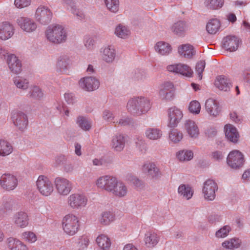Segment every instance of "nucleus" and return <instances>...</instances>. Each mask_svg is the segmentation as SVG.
<instances>
[{"label":"nucleus","mask_w":250,"mask_h":250,"mask_svg":"<svg viewBox=\"0 0 250 250\" xmlns=\"http://www.w3.org/2000/svg\"><path fill=\"white\" fill-rule=\"evenodd\" d=\"M149 99L145 97H137L130 99L127 102L126 108L132 115L136 116L146 113L151 108Z\"/></svg>","instance_id":"nucleus-1"},{"label":"nucleus","mask_w":250,"mask_h":250,"mask_svg":"<svg viewBox=\"0 0 250 250\" xmlns=\"http://www.w3.org/2000/svg\"><path fill=\"white\" fill-rule=\"evenodd\" d=\"M45 37L49 42L60 44L66 42L67 33L64 27L61 25H50L45 31Z\"/></svg>","instance_id":"nucleus-2"},{"label":"nucleus","mask_w":250,"mask_h":250,"mask_svg":"<svg viewBox=\"0 0 250 250\" xmlns=\"http://www.w3.org/2000/svg\"><path fill=\"white\" fill-rule=\"evenodd\" d=\"M62 226L64 232L69 235H74L78 231L80 221L78 217L73 214L65 215L62 221Z\"/></svg>","instance_id":"nucleus-3"},{"label":"nucleus","mask_w":250,"mask_h":250,"mask_svg":"<svg viewBox=\"0 0 250 250\" xmlns=\"http://www.w3.org/2000/svg\"><path fill=\"white\" fill-rule=\"evenodd\" d=\"M66 202L68 207L71 209H80L86 206L88 198L84 193H73L67 197Z\"/></svg>","instance_id":"nucleus-4"},{"label":"nucleus","mask_w":250,"mask_h":250,"mask_svg":"<svg viewBox=\"0 0 250 250\" xmlns=\"http://www.w3.org/2000/svg\"><path fill=\"white\" fill-rule=\"evenodd\" d=\"M37 188L43 196H49L53 193L54 189L52 182L46 176L40 175L36 181Z\"/></svg>","instance_id":"nucleus-5"},{"label":"nucleus","mask_w":250,"mask_h":250,"mask_svg":"<svg viewBox=\"0 0 250 250\" xmlns=\"http://www.w3.org/2000/svg\"><path fill=\"white\" fill-rule=\"evenodd\" d=\"M11 120L17 128L24 131L28 125L27 115L23 111L20 110L13 111L11 113Z\"/></svg>","instance_id":"nucleus-6"},{"label":"nucleus","mask_w":250,"mask_h":250,"mask_svg":"<svg viewBox=\"0 0 250 250\" xmlns=\"http://www.w3.org/2000/svg\"><path fill=\"white\" fill-rule=\"evenodd\" d=\"M227 161L231 168L235 169L241 168L245 162L243 154L237 150H234L229 152Z\"/></svg>","instance_id":"nucleus-7"},{"label":"nucleus","mask_w":250,"mask_h":250,"mask_svg":"<svg viewBox=\"0 0 250 250\" xmlns=\"http://www.w3.org/2000/svg\"><path fill=\"white\" fill-rule=\"evenodd\" d=\"M52 16V12L48 7L40 5L36 11L35 17L41 24L46 25L51 21Z\"/></svg>","instance_id":"nucleus-8"},{"label":"nucleus","mask_w":250,"mask_h":250,"mask_svg":"<svg viewBox=\"0 0 250 250\" xmlns=\"http://www.w3.org/2000/svg\"><path fill=\"white\" fill-rule=\"evenodd\" d=\"M54 185L58 193L62 196L67 195L72 190L71 182L63 177H57L54 180Z\"/></svg>","instance_id":"nucleus-9"},{"label":"nucleus","mask_w":250,"mask_h":250,"mask_svg":"<svg viewBox=\"0 0 250 250\" xmlns=\"http://www.w3.org/2000/svg\"><path fill=\"white\" fill-rule=\"evenodd\" d=\"M117 180V179L113 176L104 175L97 179L96 185L98 188L111 193Z\"/></svg>","instance_id":"nucleus-10"},{"label":"nucleus","mask_w":250,"mask_h":250,"mask_svg":"<svg viewBox=\"0 0 250 250\" xmlns=\"http://www.w3.org/2000/svg\"><path fill=\"white\" fill-rule=\"evenodd\" d=\"M174 87L170 82H165L160 86L159 95L163 100L171 101L174 97Z\"/></svg>","instance_id":"nucleus-11"},{"label":"nucleus","mask_w":250,"mask_h":250,"mask_svg":"<svg viewBox=\"0 0 250 250\" xmlns=\"http://www.w3.org/2000/svg\"><path fill=\"white\" fill-rule=\"evenodd\" d=\"M0 185L5 190H12L18 185V179L14 175L9 173L3 174L0 178Z\"/></svg>","instance_id":"nucleus-12"},{"label":"nucleus","mask_w":250,"mask_h":250,"mask_svg":"<svg viewBox=\"0 0 250 250\" xmlns=\"http://www.w3.org/2000/svg\"><path fill=\"white\" fill-rule=\"evenodd\" d=\"M217 184L212 180L208 179L204 184L203 193L205 198L212 201L215 199V192L217 190Z\"/></svg>","instance_id":"nucleus-13"},{"label":"nucleus","mask_w":250,"mask_h":250,"mask_svg":"<svg viewBox=\"0 0 250 250\" xmlns=\"http://www.w3.org/2000/svg\"><path fill=\"white\" fill-rule=\"evenodd\" d=\"M16 22L23 31L28 33L35 31L37 28L36 22L30 18L20 17L17 19Z\"/></svg>","instance_id":"nucleus-14"},{"label":"nucleus","mask_w":250,"mask_h":250,"mask_svg":"<svg viewBox=\"0 0 250 250\" xmlns=\"http://www.w3.org/2000/svg\"><path fill=\"white\" fill-rule=\"evenodd\" d=\"M79 84L82 89L92 91L97 89L100 85L98 80L92 77H86L81 79L79 82Z\"/></svg>","instance_id":"nucleus-15"},{"label":"nucleus","mask_w":250,"mask_h":250,"mask_svg":"<svg viewBox=\"0 0 250 250\" xmlns=\"http://www.w3.org/2000/svg\"><path fill=\"white\" fill-rule=\"evenodd\" d=\"M7 63L10 71L15 74H20L22 71L21 61L14 54L8 55Z\"/></svg>","instance_id":"nucleus-16"},{"label":"nucleus","mask_w":250,"mask_h":250,"mask_svg":"<svg viewBox=\"0 0 250 250\" xmlns=\"http://www.w3.org/2000/svg\"><path fill=\"white\" fill-rule=\"evenodd\" d=\"M168 126L171 127L176 126L183 116L182 111L176 107H172L168 110Z\"/></svg>","instance_id":"nucleus-17"},{"label":"nucleus","mask_w":250,"mask_h":250,"mask_svg":"<svg viewBox=\"0 0 250 250\" xmlns=\"http://www.w3.org/2000/svg\"><path fill=\"white\" fill-rule=\"evenodd\" d=\"M15 28L13 24L8 21L0 23V39L7 40L11 38L14 34Z\"/></svg>","instance_id":"nucleus-18"},{"label":"nucleus","mask_w":250,"mask_h":250,"mask_svg":"<svg viewBox=\"0 0 250 250\" xmlns=\"http://www.w3.org/2000/svg\"><path fill=\"white\" fill-rule=\"evenodd\" d=\"M206 111L212 117H217L221 111L218 102L213 99L209 98L205 102Z\"/></svg>","instance_id":"nucleus-19"},{"label":"nucleus","mask_w":250,"mask_h":250,"mask_svg":"<svg viewBox=\"0 0 250 250\" xmlns=\"http://www.w3.org/2000/svg\"><path fill=\"white\" fill-rule=\"evenodd\" d=\"M223 47L228 51L233 52L238 47L239 39L235 36H227L223 40Z\"/></svg>","instance_id":"nucleus-20"},{"label":"nucleus","mask_w":250,"mask_h":250,"mask_svg":"<svg viewBox=\"0 0 250 250\" xmlns=\"http://www.w3.org/2000/svg\"><path fill=\"white\" fill-rule=\"evenodd\" d=\"M189 28V23L184 21H179L172 25L171 30L175 35L179 37H183Z\"/></svg>","instance_id":"nucleus-21"},{"label":"nucleus","mask_w":250,"mask_h":250,"mask_svg":"<svg viewBox=\"0 0 250 250\" xmlns=\"http://www.w3.org/2000/svg\"><path fill=\"white\" fill-rule=\"evenodd\" d=\"M101 53L103 60L108 63L113 62L116 56V50L112 45H108L102 48Z\"/></svg>","instance_id":"nucleus-22"},{"label":"nucleus","mask_w":250,"mask_h":250,"mask_svg":"<svg viewBox=\"0 0 250 250\" xmlns=\"http://www.w3.org/2000/svg\"><path fill=\"white\" fill-rule=\"evenodd\" d=\"M125 144V137L124 135L117 133L112 137L111 146L115 151L121 152L123 150Z\"/></svg>","instance_id":"nucleus-23"},{"label":"nucleus","mask_w":250,"mask_h":250,"mask_svg":"<svg viewBox=\"0 0 250 250\" xmlns=\"http://www.w3.org/2000/svg\"><path fill=\"white\" fill-rule=\"evenodd\" d=\"M14 224L18 227L24 228L29 224V218L27 214L23 211L15 213L13 217Z\"/></svg>","instance_id":"nucleus-24"},{"label":"nucleus","mask_w":250,"mask_h":250,"mask_svg":"<svg viewBox=\"0 0 250 250\" xmlns=\"http://www.w3.org/2000/svg\"><path fill=\"white\" fill-rule=\"evenodd\" d=\"M225 135L229 141L236 143L239 140V134L237 129L232 125L225 126Z\"/></svg>","instance_id":"nucleus-25"},{"label":"nucleus","mask_w":250,"mask_h":250,"mask_svg":"<svg viewBox=\"0 0 250 250\" xmlns=\"http://www.w3.org/2000/svg\"><path fill=\"white\" fill-rule=\"evenodd\" d=\"M69 63V60L66 56H60L57 61L56 65V70L60 74L67 73Z\"/></svg>","instance_id":"nucleus-26"},{"label":"nucleus","mask_w":250,"mask_h":250,"mask_svg":"<svg viewBox=\"0 0 250 250\" xmlns=\"http://www.w3.org/2000/svg\"><path fill=\"white\" fill-rule=\"evenodd\" d=\"M185 129L191 138H196L199 134V129L192 120H188L185 122Z\"/></svg>","instance_id":"nucleus-27"},{"label":"nucleus","mask_w":250,"mask_h":250,"mask_svg":"<svg viewBox=\"0 0 250 250\" xmlns=\"http://www.w3.org/2000/svg\"><path fill=\"white\" fill-rule=\"evenodd\" d=\"M214 84L218 89L224 91L229 90L232 86L230 80L224 76L216 77Z\"/></svg>","instance_id":"nucleus-28"},{"label":"nucleus","mask_w":250,"mask_h":250,"mask_svg":"<svg viewBox=\"0 0 250 250\" xmlns=\"http://www.w3.org/2000/svg\"><path fill=\"white\" fill-rule=\"evenodd\" d=\"M6 244L10 250H28V247L25 244L13 237L7 238Z\"/></svg>","instance_id":"nucleus-29"},{"label":"nucleus","mask_w":250,"mask_h":250,"mask_svg":"<svg viewBox=\"0 0 250 250\" xmlns=\"http://www.w3.org/2000/svg\"><path fill=\"white\" fill-rule=\"evenodd\" d=\"M116 183L114 185L111 193L116 197H125L128 191V189L122 181L117 180Z\"/></svg>","instance_id":"nucleus-30"},{"label":"nucleus","mask_w":250,"mask_h":250,"mask_svg":"<svg viewBox=\"0 0 250 250\" xmlns=\"http://www.w3.org/2000/svg\"><path fill=\"white\" fill-rule=\"evenodd\" d=\"M178 53L182 57L190 59L195 54V50L190 44H185L178 47Z\"/></svg>","instance_id":"nucleus-31"},{"label":"nucleus","mask_w":250,"mask_h":250,"mask_svg":"<svg viewBox=\"0 0 250 250\" xmlns=\"http://www.w3.org/2000/svg\"><path fill=\"white\" fill-rule=\"evenodd\" d=\"M143 170L147 172L148 175L152 178H157L161 175L159 169L154 163L145 164L143 166Z\"/></svg>","instance_id":"nucleus-32"},{"label":"nucleus","mask_w":250,"mask_h":250,"mask_svg":"<svg viewBox=\"0 0 250 250\" xmlns=\"http://www.w3.org/2000/svg\"><path fill=\"white\" fill-rule=\"evenodd\" d=\"M13 82L17 88L23 90H27L29 86V80L28 78L21 76H17L13 78Z\"/></svg>","instance_id":"nucleus-33"},{"label":"nucleus","mask_w":250,"mask_h":250,"mask_svg":"<svg viewBox=\"0 0 250 250\" xmlns=\"http://www.w3.org/2000/svg\"><path fill=\"white\" fill-rule=\"evenodd\" d=\"M178 193L183 198L189 200L193 196V190L189 185L182 184L178 188Z\"/></svg>","instance_id":"nucleus-34"},{"label":"nucleus","mask_w":250,"mask_h":250,"mask_svg":"<svg viewBox=\"0 0 250 250\" xmlns=\"http://www.w3.org/2000/svg\"><path fill=\"white\" fill-rule=\"evenodd\" d=\"M159 241V237L154 232H148L146 233L145 242L147 247L152 248L156 246Z\"/></svg>","instance_id":"nucleus-35"},{"label":"nucleus","mask_w":250,"mask_h":250,"mask_svg":"<svg viewBox=\"0 0 250 250\" xmlns=\"http://www.w3.org/2000/svg\"><path fill=\"white\" fill-rule=\"evenodd\" d=\"M13 146L9 142L0 139V156H8L13 152Z\"/></svg>","instance_id":"nucleus-36"},{"label":"nucleus","mask_w":250,"mask_h":250,"mask_svg":"<svg viewBox=\"0 0 250 250\" xmlns=\"http://www.w3.org/2000/svg\"><path fill=\"white\" fill-rule=\"evenodd\" d=\"M98 246L103 250H108L111 246L110 238L104 234L99 235L96 239Z\"/></svg>","instance_id":"nucleus-37"},{"label":"nucleus","mask_w":250,"mask_h":250,"mask_svg":"<svg viewBox=\"0 0 250 250\" xmlns=\"http://www.w3.org/2000/svg\"><path fill=\"white\" fill-rule=\"evenodd\" d=\"M220 26V22L218 19H212L207 23L206 29L209 34H215L219 31Z\"/></svg>","instance_id":"nucleus-38"},{"label":"nucleus","mask_w":250,"mask_h":250,"mask_svg":"<svg viewBox=\"0 0 250 250\" xmlns=\"http://www.w3.org/2000/svg\"><path fill=\"white\" fill-rule=\"evenodd\" d=\"M156 51L162 55H167L171 51V47L170 45L164 42H158L155 46Z\"/></svg>","instance_id":"nucleus-39"},{"label":"nucleus","mask_w":250,"mask_h":250,"mask_svg":"<svg viewBox=\"0 0 250 250\" xmlns=\"http://www.w3.org/2000/svg\"><path fill=\"white\" fill-rule=\"evenodd\" d=\"M114 220V215L110 211L102 212L98 218L99 222L103 225H108Z\"/></svg>","instance_id":"nucleus-40"},{"label":"nucleus","mask_w":250,"mask_h":250,"mask_svg":"<svg viewBox=\"0 0 250 250\" xmlns=\"http://www.w3.org/2000/svg\"><path fill=\"white\" fill-rule=\"evenodd\" d=\"M146 136L150 140H155L161 138L162 133L161 130L157 128H147L145 131Z\"/></svg>","instance_id":"nucleus-41"},{"label":"nucleus","mask_w":250,"mask_h":250,"mask_svg":"<svg viewBox=\"0 0 250 250\" xmlns=\"http://www.w3.org/2000/svg\"><path fill=\"white\" fill-rule=\"evenodd\" d=\"M115 34L119 38L125 39L129 37L130 32L126 26L119 24L115 28Z\"/></svg>","instance_id":"nucleus-42"},{"label":"nucleus","mask_w":250,"mask_h":250,"mask_svg":"<svg viewBox=\"0 0 250 250\" xmlns=\"http://www.w3.org/2000/svg\"><path fill=\"white\" fill-rule=\"evenodd\" d=\"M224 2V0H205L204 5L208 9L217 10L223 6Z\"/></svg>","instance_id":"nucleus-43"},{"label":"nucleus","mask_w":250,"mask_h":250,"mask_svg":"<svg viewBox=\"0 0 250 250\" xmlns=\"http://www.w3.org/2000/svg\"><path fill=\"white\" fill-rule=\"evenodd\" d=\"M241 244V241L237 238H232L226 240L222 243V246L230 250L238 248Z\"/></svg>","instance_id":"nucleus-44"},{"label":"nucleus","mask_w":250,"mask_h":250,"mask_svg":"<svg viewBox=\"0 0 250 250\" xmlns=\"http://www.w3.org/2000/svg\"><path fill=\"white\" fill-rule=\"evenodd\" d=\"M28 95L29 98L35 100H41L43 97L42 89L37 86L32 87Z\"/></svg>","instance_id":"nucleus-45"},{"label":"nucleus","mask_w":250,"mask_h":250,"mask_svg":"<svg viewBox=\"0 0 250 250\" xmlns=\"http://www.w3.org/2000/svg\"><path fill=\"white\" fill-rule=\"evenodd\" d=\"M77 123L83 130L85 131L89 130L92 125L91 120L83 116H79L77 118Z\"/></svg>","instance_id":"nucleus-46"},{"label":"nucleus","mask_w":250,"mask_h":250,"mask_svg":"<svg viewBox=\"0 0 250 250\" xmlns=\"http://www.w3.org/2000/svg\"><path fill=\"white\" fill-rule=\"evenodd\" d=\"M176 156L180 161H189L192 159L193 153L191 150H182L179 151Z\"/></svg>","instance_id":"nucleus-47"},{"label":"nucleus","mask_w":250,"mask_h":250,"mask_svg":"<svg viewBox=\"0 0 250 250\" xmlns=\"http://www.w3.org/2000/svg\"><path fill=\"white\" fill-rule=\"evenodd\" d=\"M183 137V133L177 129H171L169 132V138L170 140L174 143L179 142L182 139Z\"/></svg>","instance_id":"nucleus-48"},{"label":"nucleus","mask_w":250,"mask_h":250,"mask_svg":"<svg viewBox=\"0 0 250 250\" xmlns=\"http://www.w3.org/2000/svg\"><path fill=\"white\" fill-rule=\"evenodd\" d=\"M102 118L105 122L109 123H113L116 120V114L108 109H105L102 113Z\"/></svg>","instance_id":"nucleus-49"},{"label":"nucleus","mask_w":250,"mask_h":250,"mask_svg":"<svg viewBox=\"0 0 250 250\" xmlns=\"http://www.w3.org/2000/svg\"><path fill=\"white\" fill-rule=\"evenodd\" d=\"M105 4L107 9L113 13H116L119 8V0H104Z\"/></svg>","instance_id":"nucleus-50"},{"label":"nucleus","mask_w":250,"mask_h":250,"mask_svg":"<svg viewBox=\"0 0 250 250\" xmlns=\"http://www.w3.org/2000/svg\"><path fill=\"white\" fill-rule=\"evenodd\" d=\"M21 237L23 241L29 243H35L37 240V237L35 233L30 231L23 232L21 234Z\"/></svg>","instance_id":"nucleus-51"},{"label":"nucleus","mask_w":250,"mask_h":250,"mask_svg":"<svg viewBox=\"0 0 250 250\" xmlns=\"http://www.w3.org/2000/svg\"><path fill=\"white\" fill-rule=\"evenodd\" d=\"M14 200L10 198H6L3 199L1 205L0 210L3 211L12 210L14 205Z\"/></svg>","instance_id":"nucleus-52"},{"label":"nucleus","mask_w":250,"mask_h":250,"mask_svg":"<svg viewBox=\"0 0 250 250\" xmlns=\"http://www.w3.org/2000/svg\"><path fill=\"white\" fill-rule=\"evenodd\" d=\"M136 147L137 149L142 153H145L147 150V145L145 140L142 137H138L136 138Z\"/></svg>","instance_id":"nucleus-53"},{"label":"nucleus","mask_w":250,"mask_h":250,"mask_svg":"<svg viewBox=\"0 0 250 250\" xmlns=\"http://www.w3.org/2000/svg\"><path fill=\"white\" fill-rule=\"evenodd\" d=\"M89 240L88 237L85 235L81 236L78 242V250H85L88 247Z\"/></svg>","instance_id":"nucleus-54"},{"label":"nucleus","mask_w":250,"mask_h":250,"mask_svg":"<svg viewBox=\"0 0 250 250\" xmlns=\"http://www.w3.org/2000/svg\"><path fill=\"white\" fill-rule=\"evenodd\" d=\"M231 230V228L229 226H224L216 232L215 236L218 238H225L229 234Z\"/></svg>","instance_id":"nucleus-55"},{"label":"nucleus","mask_w":250,"mask_h":250,"mask_svg":"<svg viewBox=\"0 0 250 250\" xmlns=\"http://www.w3.org/2000/svg\"><path fill=\"white\" fill-rule=\"evenodd\" d=\"M188 109L191 113L195 114H199L201 109L200 103L196 100L191 101L188 106Z\"/></svg>","instance_id":"nucleus-56"},{"label":"nucleus","mask_w":250,"mask_h":250,"mask_svg":"<svg viewBox=\"0 0 250 250\" xmlns=\"http://www.w3.org/2000/svg\"><path fill=\"white\" fill-rule=\"evenodd\" d=\"M131 119L127 117H122V118L117 119L114 121V125L115 126H122L129 125L131 123Z\"/></svg>","instance_id":"nucleus-57"},{"label":"nucleus","mask_w":250,"mask_h":250,"mask_svg":"<svg viewBox=\"0 0 250 250\" xmlns=\"http://www.w3.org/2000/svg\"><path fill=\"white\" fill-rule=\"evenodd\" d=\"M184 66L186 67V64L182 63L174 64L167 66V70L169 72L179 74L180 69L181 68H183Z\"/></svg>","instance_id":"nucleus-58"},{"label":"nucleus","mask_w":250,"mask_h":250,"mask_svg":"<svg viewBox=\"0 0 250 250\" xmlns=\"http://www.w3.org/2000/svg\"><path fill=\"white\" fill-rule=\"evenodd\" d=\"M205 65L206 63L204 61H200L197 62L196 65V71L200 80H201L202 78V73L204 70Z\"/></svg>","instance_id":"nucleus-59"},{"label":"nucleus","mask_w":250,"mask_h":250,"mask_svg":"<svg viewBox=\"0 0 250 250\" xmlns=\"http://www.w3.org/2000/svg\"><path fill=\"white\" fill-rule=\"evenodd\" d=\"M85 46L89 50H92L94 48L95 40L92 37L85 36L84 39Z\"/></svg>","instance_id":"nucleus-60"},{"label":"nucleus","mask_w":250,"mask_h":250,"mask_svg":"<svg viewBox=\"0 0 250 250\" xmlns=\"http://www.w3.org/2000/svg\"><path fill=\"white\" fill-rule=\"evenodd\" d=\"M31 0H15V5L19 8L27 7L30 4Z\"/></svg>","instance_id":"nucleus-61"},{"label":"nucleus","mask_w":250,"mask_h":250,"mask_svg":"<svg viewBox=\"0 0 250 250\" xmlns=\"http://www.w3.org/2000/svg\"><path fill=\"white\" fill-rule=\"evenodd\" d=\"M222 220L221 215L216 214H211L208 217V221L210 224H216Z\"/></svg>","instance_id":"nucleus-62"},{"label":"nucleus","mask_w":250,"mask_h":250,"mask_svg":"<svg viewBox=\"0 0 250 250\" xmlns=\"http://www.w3.org/2000/svg\"><path fill=\"white\" fill-rule=\"evenodd\" d=\"M71 10L72 13L75 15L78 19L80 20L84 19L85 15L83 12L78 9H77L76 6Z\"/></svg>","instance_id":"nucleus-63"},{"label":"nucleus","mask_w":250,"mask_h":250,"mask_svg":"<svg viewBox=\"0 0 250 250\" xmlns=\"http://www.w3.org/2000/svg\"><path fill=\"white\" fill-rule=\"evenodd\" d=\"M179 74L187 77H190L193 73L191 69L186 64V67H183L180 69Z\"/></svg>","instance_id":"nucleus-64"}]
</instances>
